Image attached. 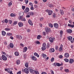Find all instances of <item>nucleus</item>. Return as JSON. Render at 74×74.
I'll use <instances>...</instances> for the list:
<instances>
[{"instance_id":"obj_35","label":"nucleus","mask_w":74,"mask_h":74,"mask_svg":"<svg viewBox=\"0 0 74 74\" xmlns=\"http://www.w3.org/2000/svg\"><path fill=\"white\" fill-rule=\"evenodd\" d=\"M42 55H43V57L44 58H47V55H46V54H42Z\"/></svg>"},{"instance_id":"obj_50","label":"nucleus","mask_w":74,"mask_h":74,"mask_svg":"<svg viewBox=\"0 0 74 74\" xmlns=\"http://www.w3.org/2000/svg\"><path fill=\"white\" fill-rule=\"evenodd\" d=\"M9 21V23L10 24H11V23H12V21L10 20Z\"/></svg>"},{"instance_id":"obj_1","label":"nucleus","mask_w":74,"mask_h":74,"mask_svg":"<svg viewBox=\"0 0 74 74\" xmlns=\"http://www.w3.org/2000/svg\"><path fill=\"white\" fill-rule=\"evenodd\" d=\"M45 12H46L48 13V15H51L52 14V13L53 12L52 10H49L48 9H47V10H45Z\"/></svg>"},{"instance_id":"obj_39","label":"nucleus","mask_w":74,"mask_h":74,"mask_svg":"<svg viewBox=\"0 0 74 74\" xmlns=\"http://www.w3.org/2000/svg\"><path fill=\"white\" fill-rule=\"evenodd\" d=\"M7 36H12V34L11 33H8L7 34Z\"/></svg>"},{"instance_id":"obj_8","label":"nucleus","mask_w":74,"mask_h":74,"mask_svg":"<svg viewBox=\"0 0 74 74\" xmlns=\"http://www.w3.org/2000/svg\"><path fill=\"white\" fill-rule=\"evenodd\" d=\"M54 26L56 29H58L59 28V25L58 24L56 23L54 24Z\"/></svg>"},{"instance_id":"obj_32","label":"nucleus","mask_w":74,"mask_h":74,"mask_svg":"<svg viewBox=\"0 0 74 74\" xmlns=\"http://www.w3.org/2000/svg\"><path fill=\"white\" fill-rule=\"evenodd\" d=\"M64 60L66 62H69V59L67 58H64Z\"/></svg>"},{"instance_id":"obj_51","label":"nucleus","mask_w":74,"mask_h":74,"mask_svg":"<svg viewBox=\"0 0 74 74\" xmlns=\"http://www.w3.org/2000/svg\"><path fill=\"white\" fill-rule=\"evenodd\" d=\"M29 5H30L31 6V7H32V6H33V3H29Z\"/></svg>"},{"instance_id":"obj_61","label":"nucleus","mask_w":74,"mask_h":74,"mask_svg":"<svg viewBox=\"0 0 74 74\" xmlns=\"http://www.w3.org/2000/svg\"><path fill=\"white\" fill-rule=\"evenodd\" d=\"M47 48H49V45H47Z\"/></svg>"},{"instance_id":"obj_2","label":"nucleus","mask_w":74,"mask_h":74,"mask_svg":"<svg viewBox=\"0 0 74 74\" xmlns=\"http://www.w3.org/2000/svg\"><path fill=\"white\" fill-rule=\"evenodd\" d=\"M19 16H18V19H21V17H23L24 15V12H21L19 13Z\"/></svg>"},{"instance_id":"obj_24","label":"nucleus","mask_w":74,"mask_h":74,"mask_svg":"<svg viewBox=\"0 0 74 74\" xmlns=\"http://www.w3.org/2000/svg\"><path fill=\"white\" fill-rule=\"evenodd\" d=\"M32 60H37V59L34 56H33L32 57Z\"/></svg>"},{"instance_id":"obj_9","label":"nucleus","mask_w":74,"mask_h":74,"mask_svg":"<svg viewBox=\"0 0 74 74\" xmlns=\"http://www.w3.org/2000/svg\"><path fill=\"white\" fill-rule=\"evenodd\" d=\"M16 38H18V40H21L22 38V37L21 35H16Z\"/></svg>"},{"instance_id":"obj_36","label":"nucleus","mask_w":74,"mask_h":74,"mask_svg":"<svg viewBox=\"0 0 74 74\" xmlns=\"http://www.w3.org/2000/svg\"><path fill=\"white\" fill-rule=\"evenodd\" d=\"M25 66L26 67H29V65H28V63H26L25 64Z\"/></svg>"},{"instance_id":"obj_14","label":"nucleus","mask_w":74,"mask_h":74,"mask_svg":"<svg viewBox=\"0 0 74 74\" xmlns=\"http://www.w3.org/2000/svg\"><path fill=\"white\" fill-rule=\"evenodd\" d=\"M27 48L26 47H25L23 49V52H25L27 51Z\"/></svg>"},{"instance_id":"obj_26","label":"nucleus","mask_w":74,"mask_h":74,"mask_svg":"<svg viewBox=\"0 0 74 74\" xmlns=\"http://www.w3.org/2000/svg\"><path fill=\"white\" fill-rule=\"evenodd\" d=\"M41 49L42 51H45V49H46V47L42 46V47Z\"/></svg>"},{"instance_id":"obj_30","label":"nucleus","mask_w":74,"mask_h":74,"mask_svg":"<svg viewBox=\"0 0 74 74\" xmlns=\"http://www.w3.org/2000/svg\"><path fill=\"white\" fill-rule=\"evenodd\" d=\"M69 40V41H71L72 40V39H73V38L71 36H70L68 38Z\"/></svg>"},{"instance_id":"obj_38","label":"nucleus","mask_w":74,"mask_h":74,"mask_svg":"<svg viewBox=\"0 0 74 74\" xmlns=\"http://www.w3.org/2000/svg\"><path fill=\"white\" fill-rule=\"evenodd\" d=\"M29 14L31 16H33V15H34V13L33 12H30L29 13Z\"/></svg>"},{"instance_id":"obj_59","label":"nucleus","mask_w":74,"mask_h":74,"mask_svg":"<svg viewBox=\"0 0 74 74\" xmlns=\"http://www.w3.org/2000/svg\"><path fill=\"white\" fill-rule=\"evenodd\" d=\"M27 18H29L30 17V15H27L26 16Z\"/></svg>"},{"instance_id":"obj_37","label":"nucleus","mask_w":74,"mask_h":74,"mask_svg":"<svg viewBox=\"0 0 74 74\" xmlns=\"http://www.w3.org/2000/svg\"><path fill=\"white\" fill-rule=\"evenodd\" d=\"M53 18H55L56 17V14L55 13H54L53 14Z\"/></svg>"},{"instance_id":"obj_21","label":"nucleus","mask_w":74,"mask_h":74,"mask_svg":"<svg viewBox=\"0 0 74 74\" xmlns=\"http://www.w3.org/2000/svg\"><path fill=\"white\" fill-rule=\"evenodd\" d=\"M67 32H68V33H72V30L71 29H67Z\"/></svg>"},{"instance_id":"obj_58","label":"nucleus","mask_w":74,"mask_h":74,"mask_svg":"<svg viewBox=\"0 0 74 74\" xmlns=\"http://www.w3.org/2000/svg\"><path fill=\"white\" fill-rule=\"evenodd\" d=\"M69 23H70V24H72V21H71V20H69Z\"/></svg>"},{"instance_id":"obj_41","label":"nucleus","mask_w":74,"mask_h":74,"mask_svg":"<svg viewBox=\"0 0 74 74\" xmlns=\"http://www.w3.org/2000/svg\"><path fill=\"white\" fill-rule=\"evenodd\" d=\"M54 58H51V62H53L54 61Z\"/></svg>"},{"instance_id":"obj_63","label":"nucleus","mask_w":74,"mask_h":74,"mask_svg":"<svg viewBox=\"0 0 74 74\" xmlns=\"http://www.w3.org/2000/svg\"><path fill=\"white\" fill-rule=\"evenodd\" d=\"M51 71H52L51 74H54V73H53V71L51 70Z\"/></svg>"},{"instance_id":"obj_23","label":"nucleus","mask_w":74,"mask_h":74,"mask_svg":"<svg viewBox=\"0 0 74 74\" xmlns=\"http://www.w3.org/2000/svg\"><path fill=\"white\" fill-rule=\"evenodd\" d=\"M60 37H62V35H63V31L61 30L60 32Z\"/></svg>"},{"instance_id":"obj_15","label":"nucleus","mask_w":74,"mask_h":74,"mask_svg":"<svg viewBox=\"0 0 74 74\" xmlns=\"http://www.w3.org/2000/svg\"><path fill=\"white\" fill-rule=\"evenodd\" d=\"M28 11H29V8H27L25 10L24 12H28Z\"/></svg>"},{"instance_id":"obj_45","label":"nucleus","mask_w":74,"mask_h":74,"mask_svg":"<svg viewBox=\"0 0 74 74\" xmlns=\"http://www.w3.org/2000/svg\"><path fill=\"white\" fill-rule=\"evenodd\" d=\"M5 30L6 31H9V30H10V29L6 28H5Z\"/></svg>"},{"instance_id":"obj_57","label":"nucleus","mask_w":74,"mask_h":74,"mask_svg":"<svg viewBox=\"0 0 74 74\" xmlns=\"http://www.w3.org/2000/svg\"><path fill=\"white\" fill-rule=\"evenodd\" d=\"M57 63H54V65L55 66H57Z\"/></svg>"},{"instance_id":"obj_4","label":"nucleus","mask_w":74,"mask_h":74,"mask_svg":"<svg viewBox=\"0 0 74 74\" xmlns=\"http://www.w3.org/2000/svg\"><path fill=\"white\" fill-rule=\"evenodd\" d=\"M45 29L47 34H48V32L51 31V29L49 28L46 27L45 28Z\"/></svg>"},{"instance_id":"obj_43","label":"nucleus","mask_w":74,"mask_h":74,"mask_svg":"<svg viewBox=\"0 0 74 74\" xmlns=\"http://www.w3.org/2000/svg\"><path fill=\"white\" fill-rule=\"evenodd\" d=\"M39 74V72H38V71H35V72H34V74Z\"/></svg>"},{"instance_id":"obj_47","label":"nucleus","mask_w":74,"mask_h":74,"mask_svg":"<svg viewBox=\"0 0 74 74\" xmlns=\"http://www.w3.org/2000/svg\"><path fill=\"white\" fill-rule=\"evenodd\" d=\"M4 22L5 23H8V20H7V19H5L4 21Z\"/></svg>"},{"instance_id":"obj_18","label":"nucleus","mask_w":74,"mask_h":74,"mask_svg":"<svg viewBox=\"0 0 74 74\" xmlns=\"http://www.w3.org/2000/svg\"><path fill=\"white\" fill-rule=\"evenodd\" d=\"M68 26H69V27H72V28H73L74 27V25H71V24H68Z\"/></svg>"},{"instance_id":"obj_52","label":"nucleus","mask_w":74,"mask_h":74,"mask_svg":"<svg viewBox=\"0 0 74 74\" xmlns=\"http://www.w3.org/2000/svg\"><path fill=\"white\" fill-rule=\"evenodd\" d=\"M55 48L56 50H58V46H56Z\"/></svg>"},{"instance_id":"obj_19","label":"nucleus","mask_w":74,"mask_h":74,"mask_svg":"<svg viewBox=\"0 0 74 74\" xmlns=\"http://www.w3.org/2000/svg\"><path fill=\"white\" fill-rule=\"evenodd\" d=\"M5 34H6V33L4 31H3L2 32V36H5Z\"/></svg>"},{"instance_id":"obj_48","label":"nucleus","mask_w":74,"mask_h":74,"mask_svg":"<svg viewBox=\"0 0 74 74\" xmlns=\"http://www.w3.org/2000/svg\"><path fill=\"white\" fill-rule=\"evenodd\" d=\"M30 9L31 10H34V8H33V6H31L30 8Z\"/></svg>"},{"instance_id":"obj_28","label":"nucleus","mask_w":74,"mask_h":74,"mask_svg":"<svg viewBox=\"0 0 74 74\" xmlns=\"http://www.w3.org/2000/svg\"><path fill=\"white\" fill-rule=\"evenodd\" d=\"M49 26L51 27H53V25L51 23H49Z\"/></svg>"},{"instance_id":"obj_3","label":"nucleus","mask_w":74,"mask_h":74,"mask_svg":"<svg viewBox=\"0 0 74 74\" xmlns=\"http://www.w3.org/2000/svg\"><path fill=\"white\" fill-rule=\"evenodd\" d=\"M29 69L30 71V73H31V74H34V72L35 71V70L32 69L31 67H29Z\"/></svg>"},{"instance_id":"obj_56","label":"nucleus","mask_w":74,"mask_h":74,"mask_svg":"<svg viewBox=\"0 0 74 74\" xmlns=\"http://www.w3.org/2000/svg\"><path fill=\"white\" fill-rule=\"evenodd\" d=\"M10 16H12V17H13V16H14V14H10Z\"/></svg>"},{"instance_id":"obj_17","label":"nucleus","mask_w":74,"mask_h":74,"mask_svg":"<svg viewBox=\"0 0 74 74\" xmlns=\"http://www.w3.org/2000/svg\"><path fill=\"white\" fill-rule=\"evenodd\" d=\"M64 56L65 58H69V53H66L65 54Z\"/></svg>"},{"instance_id":"obj_46","label":"nucleus","mask_w":74,"mask_h":74,"mask_svg":"<svg viewBox=\"0 0 74 74\" xmlns=\"http://www.w3.org/2000/svg\"><path fill=\"white\" fill-rule=\"evenodd\" d=\"M25 2L26 4H27L28 3V2H29V0H25Z\"/></svg>"},{"instance_id":"obj_27","label":"nucleus","mask_w":74,"mask_h":74,"mask_svg":"<svg viewBox=\"0 0 74 74\" xmlns=\"http://www.w3.org/2000/svg\"><path fill=\"white\" fill-rule=\"evenodd\" d=\"M60 12L61 15H63V14H64V12H63V10H60Z\"/></svg>"},{"instance_id":"obj_33","label":"nucleus","mask_w":74,"mask_h":74,"mask_svg":"<svg viewBox=\"0 0 74 74\" xmlns=\"http://www.w3.org/2000/svg\"><path fill=\"white\" fill-rule=\"evenodd\" d=\"M14 54L16 56H18L19 55V53L17 51L15 52Z\"/></svg>"},{"instance_id":"obj_53","label":"nucleus","mask_w":74,"mask_h":74,"mask_svg":"<svg viewBox=\"0 0 74 74\" xmlns=\"http://www.w3.org/2000/svg\"><path fill=\"white\" fill-rule=\"evenodd\" d=\"M43 19H44V18H41L40 19V21H42L43 20Z\"/></svg>"},{"instance_id":"obj_31","label":"nucleus","mask_w":74,"mask_h":74,"mask_svg":"<svg viewBox=\"0 0 74 74\" xmlns=\"http://www.w3.org/2000/svg\"><path fill=\"white\" fill-rule=\"evenodd\" d=\"M41 36H40V35H39L38 36H37V38L38 40H39V39H40L41 37Z\"/></svg>"},{"instance_id":"obj_40","label":"nucleus","mask_w":74,"mask_h":74,"mask_svg":"<svg viewBox=\"0 0 74 74\" xmlns=\"http://www.w3.org/2000/svg\"><path fill=\"white\" fill-rule=\"evenodd\" d=\"M64 71L66 73H68V72H69V69H65Z\"/></svg>"},{"instance_id":"obj_60","label":"nucleus","mask_w":74,"mask_h":74,"mask_svg":"<svg viewBox=\"0 0 74 74\" xmlns=\"http://www.w3.org/2000/svg\"><path fill=\"white\" fill-rule=\"evenodd\" d=\"M59 58H60L61 59H62V58H63V56H62V55H60L59 56Z\"/></svg>"},{"instance_id":"obj_49","label":"nucleus","mask_w":74,"mask_h":74,"mask_svg":"<svg viewBox=\"0 0 74 74\" xmlns=\"http://www.w3.org/2000/svg\"><path fill=\"white\" fill-rule=\"evenodd\" d=\"M49 7H53V5H52L50 4L49 5Z\"/></svg>"},{"instance_id":"obj_12","label":"nucleus","mask_w":74,"mask_h":74,"mask_svg":"<svg viewBox=\"0 0 74 74\" xmlns=\"http://www.w3.org/2000/svg\"><path fill=\"white\" fill-rule=\"evenodd\" d=\"M73 62H74V60H73V59L71 58L69 60V63L72 64V63H73Z\"/></svg>"},{"instance_id":"obj_64","label":"nucleus","mask_w":74,"mask_h":74,"mask_svg":"<svg viewBox=\"0 0 74 74\" xmlns=\"http://www.w3.org/2000/svg\"><path fill=\"white\" fill-rule=\"evenodd\" d=\"M41 74H47L46 72H42Z\"/></svg>"},{"instance_id":"obj_7","label":"nucleus","mask_w":74,"mask_h":74,"mask_svg":"<svg viewBox=\"0 0 74 74\" xmlns=\"http://www.w3.org/2000/svg\"><path fill=\"white\" fill-rule=\"evenodd\" d=\"M29 69L27 68L25 69H24V72L26 74H28L29 73Z\"/></svg>"},{"instance_id":"obj_54","label":"nucleus","mask_w":74,"mask_h":74,"mask_svg":"<svg viewBox=\"0 0 74 74\" xmlns=\"http://www.w3.org/2000/svg\"><path fill=\"white\" fill-rule=\"evenodd\" d=\"M17 74H21V71H19L17 73Z\"/></svg>"},{"instance_id":"obj_29","label":"nucleus","mask_w":74,"mask_h":74,"mask_svg":"<svg viewBox=\"0 0 74 74\" xmlns=\"http://www.w3.org/2000/svg\"><path fill=\"white\" fill-rule=\"evenodd\" d=\"M62 65L63 63H62L60 64L59 63H57V66L59 67V66H62Z\"/></svg>"},{"instance_id":"obj_44","label":"nucleus","mask_w":74,"mask_h":74,"mask_svg":"<svg viewBox=\"0 0 74 74\" xmlns=\"http://www.w3.org/2000/svg\"><path fill=\"white\" fill-rule=\"evenodd\" d=\"M46 43H44L43 44H42V46L43 47H46Z\"/></svg>"},{"instance_id":"obj_6","label":"nucleus","mask_w":74,"mask_h":74,"mask_svg":"<svg viewBox=\"0 0 74 74\" xmlns=\"http://www.w3.org/2000/svg\"><path fill=\"white\" fill-rule=\"evenodd\" d=\"M1 58L3 60H7V57L4 55H3Z\"/></svg>"},{"instance_id":"obj_62","label":"nucleus","mask_w":74,"mask_h":74,"mask_svg":"<svg viewBox=\"0 0 74 74\" xmlns=\"http://www.w3.org/2000/svg\"><path fill=\"white\" fill-rule=\"evenodd\" d=\"M36 43L37 44H40V42L39 41H37L36 42Z\"/></svg>"},{"instance_id":"obj_10","label":"nucleus","mask_w":74,"mask_h":74,"mask_svg":"<svg viewBox=\"0 0 74 74\" xmlns=\"http://www.w3.org/2000/svg\"><path fill=\"white\" fill-rule=\"evenodd\" d=\"M28 22L29 24L30 25H31V26H33V23H32V20H29L28 21Z\"/></svg>"},{"instance_id":"obj_11","label":"nucleus","mask_w":74,"mask_h":74,"mask_svg":"<svg viewBox=\"0 0 74 74\" xmlns=\"http://www.w3.org/2000/svg\"><path fill=\"white\" fill-rule=\"evenodd\" d=\"M18 19L19 20H21L22 21H24V22L26 21V19H25V18H24L23 16L22 17H21V18H18Z\"/></svg>"},{"instance_id":"obj_55","label":"nucleus","mask_w":74,"mask_h":74,"mask_svg":"<svg viewBox=\"0 0 74 74\" xmlns=\"http://www.w3.org/2000/svg\"><path fill=\"white\" fill-rule=\"evenodd\" d=\"M22 9L23 10H24V9H25V8L26 7L25 6H22Z\"/></svg>"},{"instance_id":"obj_22","label":"nucleus","mask_w":74,"mask_h":74,"mask_svg":"<svg viewBox=\"0 0 74 74\" xmlns=\"http://www.w3.org/2000/svg\"><path fill=\"white\" fill-rule=\"evenodd\" d=\"M34 56H37L38 58H39V55L37 53H34Z\"/></svg>"},{"instance_id":"obj_25","label":"nucleus","mask_w":74,"mask_h":74,"mask_svg":"<svg viewBox=\"0 0 74 74\" xmlns=\"http://www.w3.org/2000/svg\"><path fill=\"white\" fill-rule=\"evenodd\" d=\"M61 47L59 49V51H62V49H63V48H62V47H63V45H62L61 44Z\"/></svg>"},{"instance_id":"obj_5","label":"nucleus","mask_w":74,"mask_h":74,"mask_svg":"<svg viewBox=\"0 0 74 74\" xmlns=\"http://www.w3.org/2000/svg\"><path fill=\"white\" fill-rule=\"evenodd\" d=\"M49 41L51 42L52 43L53 42V40H55V38H54L50 37L49 38Z\"/></svg>"},{"instance_id":"obj_20","label":"nucleus","mask_w":74,"mask_h":74,"mask_svg":"<svg viewBox=\"0 0 74 74\" xmlns=\"http://www.w3.org/2000/svg\"><path fill=\"white\" fill-rule=\"evenodd\" d=\"M10 48H14V44L12 43H10Z\"/></svg>"},{"instance_id":"obj_34","label":"nucleus","mask_w":74,"mask_h":74,"mask_svg":"<svg viewBox=\"0 0 74 74\" xmlns=\"http://www.w3.org/2000/svg\"><path fill=\"white\" fill-rule=\"evenodd\" d=\"M16 63H17V64L18 65L20 64V61L19 60H17L16 61Z\"/></svg>"},{"instance_id":"obj_16","label":"nucleus","mask_w":74,"mask_h":74,"mask_svg":"<svg viewBox=\"0 0 74 74\" xmlns=\"http://www.w3.org/2000/svg\"><path fill=\"white\" fill-rule=\"evenodd\" d=\"M50 52H55V49L53 48H51L50 50Z\"/></svg>"},{"instance_id":"obj_13","label":"nucleus","mask_w":74,"mask_h":74,"mask_svg":"<svg viewBox=\"0 0 74 74\" xmlns=\"http://www.w3.org/2000/svg\"><path fill=\"white\" fill-rule=\"evenodd\" d=\"M18 25L19 27H22L23 26V23L21 22H20L19 23H18Z\"/></svg>"},{"instance_id":"obj_42","label":"nucleus","mask_w":74,"mask_h":74,"mask_svg":"<svg viewBox=\"0 0 74 74\" xmlns=\"http://www.w3.org/2000/svg\"><path fill=\"white\" fill-rule=\"evenodd\" d=\"M17 24V22L16 21H14V23L13 24V25H16Z\"/></svg>"}]
</instances>
